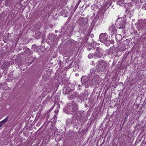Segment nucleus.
<instances>
[{
    "mask_svg": "<svg viewBox=\"0 0 146 146\" xmlns=\"http://www.w3.org/2000/svg\"><path fill=\"white\" fill-rule=\"evenodd\" d=\"M94 56H95V54H94L93 53H90L89 54L88 57L89 58H92Z\"/></svg>",
    "mask_w": 146,
    "mask_h": 146,
    "instance_id": "24",
    "label": "nucleus"
},
{
    "mask_svg": "<svg viewBox=\"0 0 146 146\" xmlns=\"http://www.w3.org/2000/svg\"><path fill=\"white\" fill-rule=\"evenodd\" d=\"M146 3L145 4L143 5V8H144V7H144V8H145V6H146Z\"/></svg>",
    "mask_w": 146,
    "mask_h": 146,
    "instance_id": "34",
    "label": "nucleus"
},
{
    "mask_svg": "<svg viewBox=\"0 0 146 146\" xmlns=\"http://www.w3.org/2000/svg\"><path fill=\"white\" fill-rule=\"evenodd\" d=\"M81 80L82 84H85V83L88 80L84 78V77H82L81 78Z\"/></svg>",
    "mask_w": 146,
    "mask_h": 146,
    "instance_id": "19",
    "label": "nucleus"
},
{
    "mask_svg": "<svg viewBox=\"0 0 146 146\" xmlns=\"http://www.w3.org/2000/svg\"><path fill=\"white\" fill-rule=\"evenodd\" d=\"M117 3L120 6H122L124 3V1L123 0H117Z\"/></svg>",
    "mask_w": 146,
    "mask_h": 146,
    "instance_id": "15",
    "label": "nucleus"
},
{
    "mask_svg": "<svg viewBox=\"0 0 146 146\" xmlns=\"http://www.w3.org/2000/svg\"><path fill=\"white\" fill-rule=\"evenodd\" d=\"M144 0H140V1L141 2H143V1H144Z\"/></svg>",
    "mask_w": 146,
    "mask_h": 146,
    "instance_id": "36",
    "label": "nucleus"
},
{
    "mask_svg": "<svg viewBox=\"0 0 146 146\" xmlns=\"http://www.w3.org/2000/svg\"><path fill=\"white\" fill-rule=\"evenodd\" d=\"M109 30L111 31V33L113 34L114 33L117 32V29L115 28V26L114 25H112L111 26L109 29Z\"/></svg>",
    "mask_w": 146,
    "mask_h": 146,
    "instance_id": "11",
    "label": "nucleus"
},
{
    "mask_svg": "<svg viewBox=\"0 0 146 146\" xmlns=\"http://www.w3.org/2000/svg\"><path fill=\"white\" fill-rule=\"evenodd\" d=\"M90 79H89V80H87V81L85 83V84L86 85L85 87L86 88H87L90 85Z\"/></svg>",
    "mask_w": 146,
    "mask_h": 146,
    "instance_id": "25",
    "label": "nucleus"
},
{
    "mask_svg": "<svg viewBox=\"0 0 146 146\" xmlns=\"http://www.w3.org/2000/svg\"><path fill=\"white\" fill-rule=\"evenodd\" d=\"M71 91H70L66 86L64 88L63 92V93L64 94H68Z\"/></svg>",
    "mask_w": 146,
    "mask_h": 146,
    "instance_id": "14",
    "label": "nucleus"
},
{
    "mask_svg": "<svg viewBox=\"0 0 146 146\" xmlns=\"http://www.w3.org/2000/svg\"><path fill=\"white\" fill-rule=\"evenodd\" d=\"M91 64L93 66H95V64L94 63V61H92L91 62Z\"/></svg>",
    "mask_w": 146,
    "mask_h": 146,
    "instance_id": "29",
    "label": "nucleus"
},
{
    "mask_svg": "<svg viewBox=\"0 0 146 146\" xmlns=\"http://www.w3.org/2000/svg\"><path fill=\"white\" fill-rule=\"evenodd\" d=\"M102 14V11L100 10L98 12V13L94 17V18L93 19L94 22H96V21H97L100 18V17H101Z\"/></svg>",
    "mask_w": 146,
    "mask_h": 146,
    "instance_id": "10",
    "label": "nucleus"
},
{
    "mask_svg": "<svg viewBox=\"0 0 146 146\" xmlns=\"http://www.w3.org/2000/svg\"><path fill=\"white\" fill-rule=\"evenodd\" d=\"M95 15V14H93V16H94Z\"/></svg>",
    "mask_w": 146,
    "mask_h": 146,
    "instance_id": "41",
    "label": "nucleus"
},
{
    "mask_svg": "<svg viewBox=\"0 0 146 146\" xmlns=\"http://www.w3.org/2000/svg\"><path fill=\"white\" fill-rule=\"evenodd\" d=\"M11 0H6L5 1V4L6 7H7L11 4Z\"/></svg>",
    "mask_w": 146,
    "mask_h": 146,
    "instance_id": "16",
    "label": "nucleus"
},
{
    "mask_svg": "<svg viewBox=\"0 0 146 146\" xmlns=\"http://www.w3.org/2000/svg\"><path fill=\"white\" fill-rule=\"evenodd\" d=\"M8 117H7L1 121L3 124L7 122L8 121Z\"/></svg>",
    "mask_w": 146,
    "mask_h": 146,
    "instance_id": "23",
    "label": "nucleus"
},
{
    "mask_svg": "<svg viewBox=\"0 0 146 146\" xmlns=\"http://www.w3.org/2000/svg\"><path fill=\"white\" fill-rule=\"evenodd\" d=\"M9 64V62H7V63L5 62V63L4 64Z\"/></svg>",
    "mask_w": 146,
    "mask_h": 146,
    "instance_id": "35",
    "label": "nucleus"
},
{
    "mask_svg": "<svg viewBox=\"0 0 146 146\" xmlns=\"http://www.w3.org/2000/svg\"><path fill=\"white\" fill-rule=\"evenodd\" d=\"M105 44L107 46H108L109 44L110 43V40H106V41L105 42Z\"/></svg>",
    "mask_w": 146,
    "mask_h": 146,
    "instance_id": "22",
    "label": "nucleus"
},
{
    "mask_svg": "<svg viewBox=\"0 0 146 146\" xmlns=\"http://www.w3.org/2000/svg\"><path fill=\"white\" fill-rule=\"evenodd\" d=\"M70 104L73 113L78 110V105L76 103L72 102Z\"/></svg>",
    "mask_w": 146,
    "mask_h": 146,
    "instance_id": "9",
    "label": "nucleus"
},
{
    "mask_svg": "<svg viewBox=\"0 0 146 146\" xmlns=\"http://www.w3.org/2000/svg\"><path fill=\"white\" fill-rule=\"evenodd\" d=\"M77 22L80 26L84 27L87 24L88 21L86 19L81 17L77 20Z\"/></svg>",
    "mask_w": 146,
    "mask_h": 146,
    "instance_id": "3",
    "label": "nucleus"
},
{
    "mask_svg": "<svg viewBox=\"0 0 146 146\" xmlns=\"http://www.w3.org/2000/svg\"><path fill=\"white\" fill-rule=\"evenodd\" d=\"M117 27V28L122 29L123 28L125 24V21L121 20V21H117L116 23Z\"/></svg>",
    "mask_w": 146,
    "mask_h": 146,
    "instance_id": "6",
    "label": "nucleus"
},
{
    "mask_svg": "<svg viewBox=\"0 0 146 146\" xmlns=\"http://www.w3.org/2000/svg\"><path fill=\"white\" fill-rule=\"evenodd\" d=\"M66 87L71 91H73L74 89V85L71 83L68 84Z\"/></svg>",
    "mask_w": 146,
    "mask_h": 146,
    "instance_id": "12",
    "label": "nucleus"
},
{
    "mask_svg": "<svg viewBox=\"0 0 146 146\" xmlns=\"http://www.w3.org/2000/svg\"><path fill=\"white\" fill-rule=\"evenodd\" d=\"M84 115L83 113L80 111H77L74 114L72 117L73 120H81L84 117Z\"/></svg>",
    "mask_w": 146,
    "mask_h": 146,
    "instance_id": "2",
    "label": "nucleus"
},
{
    "mask_svg": "<svg viewBox=\"0 0 146 146\" xmlns=\"http://www.w3.org/2000/svg\"><path fill=\"white\" fill-rule=\"evenodd\" d=\"M96 52L95 53V56L97 57L100 58L102 57L103 54L100 52L101 50L99 47H97L96 48Z\"/></svg>",
    "mask_w": 146,
    "mask_h": 146,
    "instance_id": "8",
    "label": "nucleus"
},
{
    "mask_svg": "<svg viewBox=\"0 0 146 146\" xmlns=\"http://www.w3.org/2000/svg\"><path fill=\"white\" fill-rule=\"evenodd\" d=\"M100 40L102 42H104L108 39V35L106 33H101L99 37Z\"/></svg>",
    "mask_w": 146,
    "mask_h": 146,
    "instance_id": "5",
    "label": "nucleus"
},
{
    "mask_svg": "<svg viewBox=\"0 0 146 146\" xmlns=\"http://www.w3.org/2000/svg\"><path fill=\"white\" fill-rule=\"evenodd\" d=\"M85 106L86 107H88V105H86V104H85Z\"/></svg>",
    "mask_w": 146,
    "mask_h": 146,
    "instance_id": "37",
    "label": "nucleus"
},
{
    "mask_svg": "<svg viewBox=\"0 0 146 146\" xmlns=\"http://www.w3.org/2000/svg\"><path fill=\"white\" fill-rule=\"evenodd\" d=\"M88 50L90 51V50L91 48H88Z\"/></svg>",
    "mask_w": 146,
    "mask_h": 146,
    "instance_id": "39",
    "label": "nucleus"
},
{
    "mask_svg": "<svg viewBox=\"0 0 146 146\" xmlns=\"http://www.w3.org/2000/svg\"><path fill=\"white\" fill-rule=\"evenodd\" d=\"M139 0H132L133 1H134L135 2V4H137V3H138Z\"/></svg>",
    "mask_w": 146,
    "mask_h": 146,
    "instance_id": "28",
    "label": "nucleus"
},
{
    "mask_svg": "<svg viewBox=\"0 0 146 146\" xmlns=\"http://www.w3.org/2000/svg\"><path fill=\"white\" fill-rule=\"evenodd\" d=\"M77 94L76 93H74V94H72L70 96V98L71 99H73L75 98Z\"/></svg>",
    "mask_w": 146,
    "mask_h": 146,
    "instance_id": "21",
    "label": "nucleus"
},
{
    "mask_svg": "<svg viewBox=\"0 0 146 146\" xmlns=\"http://www.w3.org/2000/svg\"><path fill=\"white\" fill-rule=\"evenodd\" d=\"M64 111L68 114H72L73 113L72 109L70 104L67 105L64 110Z\"/></svg>",
    "mask_w": 146,
    "mask_h": 146,
    "instance_id": "7",
    "label": "nucleus"
},
{
    "mask_svg": "<svg viewBox=\"0 0 146 146\" xmlns=\"http://www.w3.org/2000/svg\"><path fill=\"white\" fill-rule=\"evenodd\" d=\"M127 118V117H125V119H126Z\"/></svg>",
    "mask_w": 146,
    "mask_h": 146,
    "instance_id": "42",
    "label": "nucleus"
},
{
    "mask_svg": "<svg viewBox=\"0 0 146 146\" xmlns=\"http://www.w3.org/2000/svg\"><path fill=\"white\" fill-rule=\"evenodd\" d=\"M90 77H91V78H91V76Z\"/></svg>",
    "mask_w": 146,
    "mask_h": 146,
    "instance_id": "43",
    "label": "nucleus"
},
{
    "mask_svg": "<svg viewBox=\"0 0 146 146\" xmlns=\"http://www.w3.org/2000/svg\"><path fill=\"white\" fill-rule=\"evenodd\" d=\"M58 32V31L57 30H56L55 31V33H57V32Z\"/></svg>",
    "mask_w": 146,
    "mask_h": 146,
    "instance_id": "38",
    "label": "nucleus"
},
{
    "mask_svg": "<svg viewBox=\"0 0 146 146\" xmlns=\"http://www.w3.org/2000/svg\"><path fill=\"white\" fill-rule=\"evenodd\" d=\"M3 124L1 121L0 122V128L2 126Z\"/></svg>",
    "mask_w": 146,
    "mask_h": 146,
    "instance_id": "32",
    "label": "nucleus"
},
{
    "mask_svg": "<svg viewBox=\"0 0 146 146\" xmlns=\"http://www.w3.org/2000/svg\"><path fill=\"white\" fill-rule=\"evenodd\" d=\"M78 5H79L78 4H76V6L74 8V9L75 10H76V9L78 7Z\"/></svg>",
    "mask_w": 146,
    "mask_h": 146,
    "instance_id": "31",
    "label": "nucleus"
},
{
    "mask_svg": "<svg viewBox=\"0 0 146 146\" xmlns=\"http://www.w3.org/2000/svg\"><path fill=\"white\" fill-rule=\"evenodd\" d=\"M96 72V71L94 68L91 69L90 70V73L89 74L90 76L91 77L95 74H97L95 73Z\"/></svg>",
    "mask_w": 146,
    "mask_h": 146,
    "instance_id": "13",
    "label": "nucleus"
},
{
    "mask_svg": "<svg viewBox=\"0 0 146 146\" xmlns=\"http://www.w3.org/2000/svg\"><path fill=\"white\" fill-rule=\"evenodd\" d=\"M60 135H57L56 136H55L56 139V138H57L58 139V141L61 140L62 138L61 137H60Z\"/></svg>",
    "mask_w": 146,
    "mask_h": 146,
    "instance_id": "26",
    "label": "nucleus"
},
{
    "mask_svg": "<svg viewBox=\"0 0 146 146\" xmlns=\"http://www.w3.org/2000/svg\"><path fill=\"white\" fill-rule=\"evenodd\" d=\"M121 35L118 34H116V35L115 36V38L116 39L118 40H120V38H121Z\"/></svg>",
    "mask_w": 146,
    "mask_h": 146,
    "instance_id": "18",
    "label": "nucleus"
},
{
    "mask_svg": "<svg viewBox=\"0 0 146 146\" xmlns=\"http://www.w3.org/2000/svg\"><path fill=\"white\" fill-rule=\"evenodd\" d=\"M9 40L8 35L7 34L6 35L5 37L4 38V40L5 42H7V41Z\"/></svg>",
    "mask_w": 146,
    "mask_h": 146,
    "instance_id": "20",
    "label": "nucleus"
},
{
    "mask_svg": "<svg viewBox=\"0 0 146 146\" xmlns=\"http://www.w3.org/2000/svg\"><path fill=\"white\" fill-rule=\"evenodd\" d=\"M58 64L60 67H61L62 66L63 63L61 60L58 61Z\"/></svg>",
    "mask_w": 146,
    "mask_h": 146,
    "instance_id": "27",
    "label": "nucleus"
},
{
    "mask_svg": "<svg viewBox=\"0 0 146 146\" xmlns=\"http://www.w3.org/2000/svg\"><path fill=\"white\" fill-rule=\"evenodd\" d=\"M107 62L104 60H99L97 66V70L99 72H103L105 70Z\"/></svg>",
    "mask_w": 146,
    "mask_h": 146,
    "instance_id": "1",
    "label": "nucleus"
},
{
    "mask_svg": "<svg viewBox=\"0 0 146 146\" xmlns=\"http://www.w3.org/2000/svg\"><path fill=\"white\" fill-rule=\"evenodd\" d=\"M41 34V33L40 32L37 31L36 32L35 36L37 38H39Z\"/></svg>",
    "mask_w": 146,
    "mask_h": 146,
    "instance_id": "17",
    "label": "nucleus"
},
{
    "mask_svg": "<svg viewBox=\"0 0 146 146\" xmlns=\"http://www.w3.org/2000/svg\"><path fill=\"white\" fill-rule=\"evenodd\" d=\"M73 30H72L71 31H70V34H69V36H71L72 35V33H73Z\"/></svg>",
    "mask_w": 146,
    "mask_h": 146,
    "instance_id": "30",
    "label": "nucleus"
},
{
    "mask_svg": "<svg viewBox=\"0 0 146 146\" xmlns=\"http://www.w3.org/2000/svg\"><path fill=\"white\" fill-rule=\"evenodd\" d=\"M78 86L79 87H80V85H78Z\"/></svg>",
    "mask_w": 146,
    "mask_h": 146,
    "instance_id": "40",
    "label": "nucleus"
},
{
    "mask_svg": "<svg viewBox=\"0 0 146 146\" xmlns=\"http://www.w3.org/2000/svg\"><path fill=\"white\" fill-rule=\"evenodd\" d=\"M91 79H90V82L92 85H94L95 84H96V82L99 80L100 78L99 77L97 74L91 76Z\"/></svg>",
    "mask_w": 146,
    "mask_h": 146,
    "instance_id": "4",
    "label": "nucleus"
},
{
    "mask_svg": "<svg viewBox=\"0 0 146 146\" xmlns=\"http://www.w3.org/2000/svg\"><path fill=\"white\" fill-rule=\"evenodd\" d=\"M81 0H79L78 1V3H77V4H78V5H79V4L80 3V2H81Z\"/></svg>",
    "mask_w": 146,
    "mask_h": 146,
    "instance_id": "33",
    "label": "nucleus"
}]
</instances>
